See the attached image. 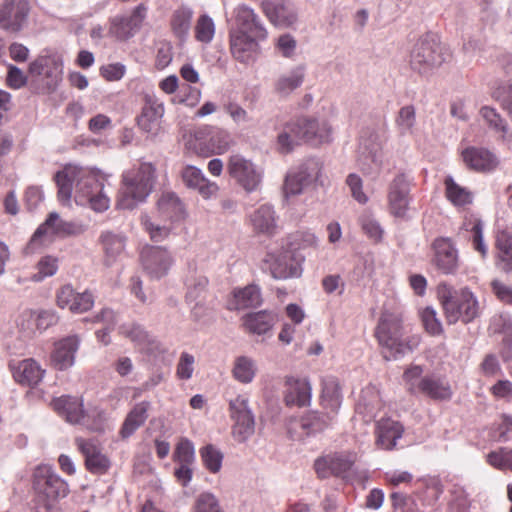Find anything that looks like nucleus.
<instances>
[{
    "mask_svg": "<svg viewBox=\"0 0 512 512\" xmlns=\"http://www.w3.org/2000/svg\"><path fill=\"white\" fill-rule=\"evenodd\" d=\"M58 187V199L68 203L75 193V201L81 205L89 204L96 212L109 208L110 198L104 190L100 176L89 168L66 165L54 176Z\"/></svg>",
    "mask_w": 512,
    "mask_h": 512,
    "instance_id": "f257e3e1",
    "label": "nucleus"
},
{
    "mask_svg": "<svg viewBox=\"0 0 512 512\" xmlns=\"http://www.w3.org/2000/svg\"><path fill=\"white\" fill-rule=\"evenodd\" d=\"M385 360H396L413 352L421 342L420 335L404 338L402 316L398 312L384 311L375 330Z\"/></svg>",
    "mask_w": 512,
    "mask_h": 512,
    "instance_id": "f03ea898",
    "label": "nucleus"
},
{
    "mask_svg": "<svg viewBox=\"0 0 512 512\" xmlns=\"http://www.w3.org/2000/svg\"><path fill=\"white\" fill-rule=\"evenodd\" d=\"M331 127L325 120L313 118H299L287 123L277 136V150L288 154L294 150L301 141L318 145L329 142Z\"/></svg>",
    "mask_w": 512,
    "mask_h": 512,
    "instance_id": "7ed1b4c3",
    "label": "nucleus"
},
{
    "mask_svg": "<svg viewBox=\"0 0 512 512\" xmlns=\"http://www.w3.org/2000/svg\"><path fill=\"white\" fill-rule=\"evenodd\" d=\"M155 178V168L151 163L144 162L137 168L126 170L122 174V188L117 206L132 210L140 202L145 201L152 191Z\"/></svg>",
    "mask_w": 512,
    "mask_h": 512,
    "instance_id": "20e7f679",
    "label": "nucleus"
},
{
    "mask_svg": "<svg viewBox=\"0 0 512 512\" xmlns=\"http://www.w3.org/2000/svg\"><path fill=\"white\" fill-rule=\"evenodd\" d=\"M438 293L448 324H455L459 320L469 323L479 316V303L468 288L461 289L458 295L449 285L440 284Z\"/></svg>",
    "mask_w": 512,
    "mask_h": 512,
    "instance_id": "39448f33",
    "label": "nucleus"
},
{
    "mask_svg": "<svg viewBox=\"0 0 512 512\" xmlns=\"http://www.w3.org/2000/svg\"><path fill=\"white\" fill-rule=\"evenodd\" d=\"M403 381L411 394H422L436 401H448L452 398L450 384L436 374H424L421 365H411L403 373Z\"/></svg>",
    "mask_w": 512,
    "mask_h": 512,
    "instance_id": "423d86ee",
    "label": "nucleus"
},
{
    "mask_svg": "<svg viewBox=\"0 0 512 512\" xmlns=\"http://www.w3.org/2000/svg\"><path fill=\"white\" fill-rule=\"evenodd\" d=\"M446 61L444 47L434 35L420 38L410 54V67L420 75H430Z\"/></svg>",
    "mask_w": 512,
    "mask_h": 512,
    "instance_id": "0eeeda50",
    "label": "nucleus"
},
{
    "mask_svg": "<svg viewBox=\"0 0 512 512\" xmlns=\"http://www.w3.org/2000/svg\"><path fill=\"white\" fill-rule=\"evenodd\" d=\"M87 225L80 221H64L57 212H51L32 235L28 248L35 249L53 238L76 237L84 234Z\"/></svg>",
    "mask_w": 512,
    "mask_h": 512,
    "instance_id": "6e6552de",
    "label": "nucleus"
},
{
    "mask_svg": "<svg viewBox=\"0 0 512 512\" xmlns=\"http://www.w3.org/2000/svg\"><path fill=\"white\" fill-rule=\"evenodd\" d=\"M33 489L38 498H43L42 508L49 511L52 502L64 498L69 493L65 480L58 476L50 466H38L33 473Z\"/></svg>",
    "mask_w": 512,
    "mask_h": 512,
    "instance_id": "1a4fd4ad",
    "label": "nucleus"
},
{
    "mask_svg": "<svg viewBox=\"0 0 512 512\" xmlns=\"http://www.w3.org/2000/svg\"><path fill=\"white\" fill-rule=\"evenodd\" d=\"M230 417L233 420L232 436L238 443L246 442L255 432V418L249 407V398L238 395L229 401Z\"/></svg>",
    "mask_w": 512,
    "mask_h": 512,
    "instance_id": "9d476101",
    "label": "nucleus"
},
{
    "mask_svg": "<svg viewBox=\"0 0 512 512\" xmlns=\"http://www.w3.org/2000/svg\"><path fill=\"white\" fill-rule=\"evenodd\" d=\"M227 171L248 193L256 191L261 185L262 169L240 154H233L229 157Z\"/></svg>",
    "mask_w": 512,
    "mask_h": 512,
    "instance_id": "9b49d317",
    "label": "nucleus"
},
{
    "mask_svg": "<svg viewBox=\"0 0 512 512\" xmlns=\"http://www.w3.org/2000/svg\"><path fill=\"white\" fill-rule=\"evenodd\" d=\"M164 103L154 94H146L140 115L137 117L139 129L147 137L155 138L162 131Z\"/></svg>",
    "mask_w": 512,
    "mask_h": 512,
    "instance_id": "f8f14e48",
    "label": "nucleus"
},
{
    "mask_svg": "<svg viewBox=\"0 0 512 512\" xmlns=\"http://www.w3.org/2000/svg\"><path fill=\"white\" fill-rule=\"evenodd\" d=\"M410 178L399 172L388 185V209L395 218L406 219L410 205Z\"/></svg>",
    "mask_w": 512,
    "mask_h": 512,
    "instance_id": "ddd939ff",
    "label": "nucleus"
},
{
    "mask_svg": "<svg viewBox=\"0 0 512 512\" xmlns=\"http://www.w3.org/2000/svg\"><path fill=\"white\" fill-rule=\"evenodd\" d=\"M262 270L269 272L277 280L299 277L301 274L291 251L283 248L267 252L262 261Z\"/></svg>",
    "mask_w": 512,
    "mask_h": 512,
    "instance_id": "4468645a",
    "label": "nucleus"
},
{
    "mask_svg": "<svg viewBox=\"0 0 512 512\" xmlns=\"http://www.w3.org/2000/svg\"><path fill=\"white\" fill-rule=\"evenodd\" d=\"M322 171V164L318 159H308L302 163L296 171L287 174L284 183L286 196L300 194L303 189L319 180Z\"/></svg>",
    "mask_w": 512,
    "mask_h": 512,
    "instance_id": "2eb2a0df",
    "label": "nucleus"
},
{
    "mask_svg": "<svg viewBox=\"0 0 512 512\" xmlns=\"http://www.w3.org/2000/svg\"><path fill=\"white\" fill-rule=\"evenodd\" d=\"M332 419L333 417L328 413L310 411L299 419H291L288 424V433L293 440L300 441L325 430Z\"/></svg>",
    "mask_w": 512,
    "mask_h": 512,
    "instance_id": "dca6fc26",
    "label": "nucleus"
},
{
    "mask_svg": "<svg viewBox=\"0 0 512 512\" xmlns=\"http://www.w3.org/2000/svg\"><path fill=\"white\" fill-rule=\"evenodd\" d=\"M143 269L152 279H160L168 274L174 260L170 252L161 246L145 247L141 252Z\"/></svg>",
    "mask_w": 512,
    "mask_h": 512,
    "instance_id": "f3484780",
    "label": "nucleus"
},
{
    "mask_svg": "<svg viewBox=\"0 0 512 512\" xmlns=\"http://www.w3.org/2000/svg\"><path fill=\"white\" fill-rule=\"evenodd\" d=\"M147 10V7L141 3L129 15L115 16L111 20L109 33L120 41L133 37L146 19Z\"/></svg>",
    "mask_w": 512,
    "mask_h": 512,
    "instance_id": "a211bd4d",
    "label": "nucleus"
},
{
    "mask_svg": "<svg viewBox=\"0 0 512 512\" xmlns=\"http://www.w3.org/2000/svg\"><path fill=\"white\" fill-rule=\"evenodd\" d=\"M29 72L33 76L46 79V86L54 90L62 79L63 62L59 56H39L29 65Z\"/></svg>",
    "mask_w": 512,
    "mask_h": 512,
    "instance_id": "6ab92c4d",
    "label": "nucleus"
},
{
    "mask_svg": "<svg viewBox=\"0 0 512 512\" xmlns=\"http://www.w3.org/2000/svg\"><path fill=\"white\" fill-rule=\"evenodd\" d=\"M433 263L443 274H455L459 267V255L450 238L439 237L433 241Z\"/></svg>",
    "mask_w": 512,
    "mask_h": 512,
    "instance_id": "aec40b11",
    "label": "nucleus"
},
{
    "mask_svg": "<svg viewBox=\"0 0 512 512\" xmlns=\"http://www.w3.org/2000/svg\"><path fill=\"white\" fill-rule=\"evenodd\" d=\"M29 10L27 0H5L0 6V27L11 32L20 31Z\"/></svg>",
    "mask_w": 512,
    "mask_h": 512,
    "instance_id": "412c9836",
    "label": "nucleus"
},
{
    "mask_svg": "<svg viewBox=\"0 0 512 512\" xmlns=\"http://www.w3.org/2000/svg\"><path fill=\"white\" fill-rule=\"evenodd\" d=\"M312 387L307 378L294 376L285 377L283 401L289 407H305L310 405Z\"/></svg>",
    "mask_w": 512,
    "mask_h": 512,
    "instance_id": "4be33fe9",
    "label": "nucleus"
},
{
    "mask_svg": "<svg viewBox=\"0 0 512 512\" xmlns=\"http://www.w3.org/2000/svg\"><path fill=\"white\" fill-rule=\"evenodd\" d=\"M465 166L475 172L493 171L499 164L497 156L487 148L469 146L461 152Z\"/></svg>",
    "mask_w": 512,
    "mask_h": 512,
    "instance_id": "5701e85b",
    "label": "nucleus"
},
{
    "mask_svg": "<svg viewBox=\"0 0 512 512\" xmlns=\"http://www.w3.org/2000/svg\"><path fill=\"white\" fill-rule=\"evenodd\" d=\"M155 215L164 222L173 224L184 220L187 212L183 201L175 192L165 191L157 200Z\"/></svg>",
    "mask_w": 512,
    "mask_h": 512,
    "instance_id": "b1692460",
    "label": "nucleus"
},
{
    "mask_svg": "<svg viewBox=\"0 0 512 512\" xmlns=\"http://www.w3.org/2000/svg\"><path fill=\"white\" fill-rule=\"evenodd\" d=\"M184 185L195 190L204 199H210L219 191L217 183L208 180L202 170L193 165H186L181 171Z\"/></svg>",
    "mask_w": 512,
    "mask_h": 512,
    "instance_id": "393cba45",
    "label": "nucleus"
},
{
    "mask_svg": "<svg viewBox=\"0 0 512 512\" xmlns=\"http://www.w3.org/2000/svg\"><path fill=\"white\" fill-rule=\"evenodd\" d=\"M262 7L265 15L272 24L287 28L297 21V14L286 0H264Z\"/></svg>",
    "mask_w": 512,
    "mask_h": 512,
    "instance_id": "a878e982",
    "label": "nucleus"
},
{
    "mask_svg": "<svg viewBox=\"0 0 512 512\" xmlns=\"http://www.w3.org/2000/svg\"><path fill=\"white\" fill-rule=\"evenodd\" d=\"M261 40L243 31H233L230 34V50L233 57L241 63L253 61L258 49V41Z\"/></svg>",
    "mask_w": 512,
    "mask_h": 512,
    "instance_id": "bb28decb",
    "label": "nucleus"
},
{
    "mask_svg": "<svg viewBox=\"0 0 512 512\" xmlns=\"http://www.w3.org/2000/svg\"><path fill=\"white\" fill-rule=\"evenodd\" d=\"M126 236L122 233L113 231H102L99 236L104 254L103 263L106 267L113 266L124 254L126 247Z\"/></svg>",
    "mask_w": 512,
    "mask_h": 512,
    "instance_id": "cd10ccee",
    "label": "nucleus"
},
{
    "mask_svg": "<svg viewBox=\"0 0 512 512\" xmlns=\"http://www.w3.org/2000/svg\"><path fill=\"white\" fill-rule=\"evenodd\" d=\"M80 339L76 335L68 336L55 343L51 359L58 370L70 368L75 361Z\"/></svg>",
    "mask_w": 512,
    "mask_h": 512,
    "instance_id": "c85d7f7f",
    "label": "nucleus"
},
{
    "mask_svg": "<svg viewBox=\"0 0 512 512\" xmlns=\"http://www.w3.org/2000/svg\"><path fill=\"white\" fill-rule=\"evenodd\" d=\"M54 410L71 424H81L86 412L83 408V401L78 397L63 395L52 401Z\"/></svg>",
    "mask_w": 512,
    "mask_h": 512,
    "instance_id": "c756f323",
    "label": "nucleus"
},
{
    "mask_svg": "<svg viewBox=\"0 0 512 512\" xmlns=\"http://www.w3.org/2000/svg\"><path fill=\"white\" fill-rule=\"evenodd\" d=\"M403 426L392 419L382 418L376 423V445L384 450L395 448L397 441L402 437Z\"/></svg>",
    "mask_w": 512,
    "mask_h": 512,
    "instance_id": "7c9ffc66",
    "label": "nucleus"
},
{
    "mask_svg": "<svg viewBox=\"0 0 512 512\" xmlns=\"http://www.w3.org/2000/svg\"><path fill=\"white\" fill-rule=\"evenodd\" d=\"M306 65L298 64L290 70L280 74L274 82V91L277 95L287 97L304 83Z\"/></svg>",
    "mask_w": 512,
    "mask_h": 512,
    "instance_id": "2f4dec72",
    "label": "nucleus"
},
{
    "mask_svg": "<svg viewBox=\"0 0 512 512\" xmlns=\"http://www.w3.org/2000/svg\"><path fill=\"white\" fill-rule=\"evenodd\" d=\"M236 22L238 25L236 31H243L257 38L266 39L267 31L261 23L259 16L251 7L245 4L238 5L236 8Z\"/></svg>",
    "mask_w": 512,
    "mask_h": 512,
    "instance_id": "473e14b6",
    "label": "nucleus"
},
{
    "mask_svg": "<svg viewBox=\"0 0 512 512\" xmlns=\"http://www.w3.org/2000/svg\"><path fill=\"white\" fill-rule=\"evenodd\" d=\"M45 370L32 358L20 361L13 368V377L23 386L35 387L43 380Z\"/></svg>",
    "mask_w": 512,
    "mask_h": 512,
    "instance_id": "72a5a7b5",
    "label": "nucleus"
},
{
    "mask_svg": "<svg viewBox=\"0 0 512 512\" xmlns=\"http://www.w3.org/2000/svg\"><path fill=\"white\" fill-rule=\"evenodd\" d=\"M79 450L85 457L86 468L93 474H104L110 467L109 459L91 441L77 439Z\"/></svg>",
    "mask_w": 512,
    "mask_h": 512,
    "instance_id": "f704fd0d",
    "label": "nucleus"
},
{
    "mask_svg": "<svg viewBox=\"0 0 512 512\" xmlns=\"http://www.w3.org/2000/svg\"><path fill=\"white\" fill-rule=\"evenodd\" d=\"M150 407L151 403L149 401H142L133 406L128 412L119 432L123 439L129 438L144 425L148 418Z\"/></svg>",
    "mask_w": 512,
    "mask_h": 512,
    "instance_id": "c9c22d12",
    "label": "nucleus"
},
{
    "mask_svg": "<svg viewBox=\"0 0 512 512\" xmlns=\"http://www.w3.org/2000/svg\"><path fill=\"white\" fill-rule=\"evenodd\" d=\"M250 222L256 232L274 234L277 228L274 208L268 204L261 205L250 215Z\"/></svg>",
    "mask_w": 512,
    "mask_h": 512,
    "instance_id": "e433bc0d",
    "label": "nucleus"
},
{
    "mask_svg": "<svg viewBox=\"0 0 512 512\" xmlns=\"http://www.w3.org/2000/svg\"><path fill=\"white\" fill-rule=\"evenodd\" d=\"M262 304L261 290L257 285H248L233 291L231 309H246L258 307Z\"/></svg>",
    "mask_w": 512,
    "mask_h": 512,
    "instance_id": "4c0bfd02",
    "label": "nucleus"
},
{
    "mask_svg": "<svg viewBox=\"0 0 512 512\" xmlns=\"http://www.w3.org/2000/svg\"><path fill=\"white\" fill-rule=\"evenodd\" d=\"M322 405L330 413L336 414L342 403V394L338 380L327 377L322 382Z\"/></svg>",
    "mask_w": 512,
    "mask_h": 512,
    "instance_id": "58836bf2",
    "label": "nucleus"
},
{
    "mask_svg": "<svg viewBox=\"0 0 512 512\" xmlns=\"http://www.w3.org/2000/svg\"><path fill=\"white\" fill-rule=\"evenodd\" d=\"M141 224L153 242L164 241L169 237L173 230L172 223L164 222V220L159 219L155 214L153 216L147 214L142 215Z\"/></svg>",
    "mask_w": 512,
    "mask_h": 512,
    "instance_id": "ea45409f",
    "label": "nucleus"
},
{
    "mask_svg": "<svg viewBox=\"0 0 512 512\" xmlns=\"http://www.w3.org/2000/svg\"><path fill=\"white\" fill-rule=\"evenodd\" d=\"M480 115L495 133H499L503 141H510L512 139V133L509 132V126L507 121L501 116V114L493 107L483 106L480 109Z\"/></svg>",
    "mask_w": 512,
    "mask_h": 512,
    "instance_id": "a19ab883",
    "label": "nucleus"
},
{
    "mask_svg": "<svg viewBox=\"0 0 512 512\" xmlns=\"http://www.w3.org/2000/svg\"><path fill=\"white\" fill-rule=\"evenodd\" d=\"M243 326L249 333L262 335L273 326V316L267 311L248 313L243 317Z\"/></svg>",
    "mask_w": 512,
    "mask_h": 512,
    "instance_id": "79ce46f5",
    "label": "nucleus"
},
{
    "mask_svg": "<svg viewBox=\"0 0 512 512\" xmlns=\"http://www.w3.org/2000/svg\"><path fill=\"white\" fill-rule=\"evenodd\" d=\"M444 185L446 197L454 206L462 207L472 203L473 194L471 191L457 184L452 176L445 178Z\"/></svg>",
    "mask_w": 512,
    "mask_h": 512,
    "instance_id": "37998d69",
    "label": "nucleus"
},
{
    "mask_svg": "<svg viewBox=\"0 0 512 512\" xmlns=\"http://www.w3.org/2000/svg\"><path fill=\"white\" fill-rule=\"evenodd\" d=\"M496 247L501 269L512 272V234L507 230L499 231L496 235Z\"/></svg>",
    "mask_w": 512,
    "mask_h": 512,
    "instance_id": "c03bdc74",
    "label": "nucleus"
},
{
    "mask_svg": "<svg viewBox=\"0 0 512 512\" xmlns=\"http://www.w3.org/2000/svg\"><path fill=\"white\" fill-rule=\"evenodd\" d=\"M234 378L243 384L251 383L256 375L257 366L255 361L247 356H239L234 361Z\"/></svg>",
    "mask_w": 512,
    "mask_h": 512,
    "instance_id": "a18cd8bd",
    "label": "nucleus"
},
{
    "mask_svg": "<svg viewBox=\"0 0 512 512\" xmlns=\"http://www.w3.org/2000/svg\"><path fill=\"white\" fill-rule=\"evenodd\" d=\"M187 293L186 298L188 301L193 302L202 296L206 291L208 279L196 270L190 271L186 277Z\"/></svg>",
    "mask_w": 512,
    "mask_h": 512,
    "instance_id": "49530a36",
    "label": "nucleus"
},
{
    "mask_svg": "<svg viewBox=\"0 0 512 512\" xmlns=\"http://www.w3.org/2000/svg\"><path fill=\"white\" fill-rule=\"evenodd\" d=\"M192 15V11L187 7H180L173 12L171 27L178 38L183 39L188 34Z\"/></svg>",
    "mask_w": 512,
    "mask_h": 512,
    "instance_id": "de8ad7c7",
    "label": "nucleus"
},
{
    "mask_svg": "<svg viewBox=\"0 0 512 512\" xmlns=\"http://www.w3.org/2000/svg\"><path fill=\"white\" fill-rule=\"evenodd\" d=\"M200 457L205 468L215 474L221 470L223 462V453L212 444H207L199 451Z\"/></svg>",
    "mask_w": 512,
    "mask_h": 512,
    "instance_id": "09e8293b",
    "label": "nucleus"
},
{
    "mask_svg": "<svg viewBox=\"0 0 512 512\" xmlns=\"http://www.w3.org/2000/svg\"><path fill=\"white\" fill-rule=\"evenodd\" d=\"M416 123V110L413 105L403 106L395 119V125L401 135L413 132Z\"/></svg>",
    "mask_w": 512,
    "mask_h": 512,
    "instance_id": "8fccbe9b",
    "label": "nucleus"
},
{
    "mask_svg": "<svg viewBox=\"0 0 512 512\" xmlns=\"http://www.w3.org/2000/svg\"><path fill=\"white\" fill-rule=\"evenodd\" d=\"M361 144L368 150V155L365 158L371 161V164L367 166L364 163L361 164V170L367 175L378 174L383 165V156L380 148L378 145L370 147L366 140H362Z\"/></svg>",
    "mask_w": 512,
    "mask_h": 512,
    "instance_id": "3c124183",
    "label": "nucleus"
},
{
    "mask_svg": "<svg viewBox=\"0 0 512 512\" xmlns=\"http://www.w3.org/2000/svg\"><path fill=\"white\" fill-rule=\"evenodd\" d=\"M327 456L332 470V475L335 476H344L351 470L355 461L350 454L346 453H335Z\"/></svg>",
    "mask_w": 512,
    "mask_h": 512,
    "instance_id": "603ef678",
    "label": "nucleus"
},
{
    "mask_svg": "<svg viewBox=\"0 0 512 512\" xmlns=\"http://www.w3.org/2000/svg\"><path fill=\"white\" fill-rule=\"evenodd\" d=\"M193 512H224V510L213 493L202 492L195 499Z\"/></svg>",
    "mask_w": 512,
    "mask_h": 512,
    "instance_id": "864d4df0",
    "label": "nucleus"
},
{
    "mask_svg": "<svg viewBox=\"0 0 512 512\" xmlns=\"http://www.w3.org/2000/svg\"><path fill=\"white\" fill-rule=\"evenodd\" d=\"M173 459L179 464H194L195 447L192 441L182 438L175 448Z\"/></svg>",
    "mask_w": 512,
    "mask_h": 512,
    "instance_id": "5fc2aeb1",
    "label": "nucleus"
},
{
    "mask_svg": "<svg viewBox=\"0 0 512 512\" xmlns=\"http://www.w3.org/2000/svg\"><path fill=\"white\" fill-rule=\"evenodd\" d=\"M421 319L426 332L432 336H439L443 333L441 321L432 307H426L421 312Z\"/></svg>",
    "mask_w": 512,
    "mask_h": 512,
    "instance_id": "6e6d98bb",
    "label": "nucleus"
},
{
    "mask_svg": "<svg viewBox=\"0 0 512 512\" xmlns=\"http://www.w3.org/2000/svg\"><path fill=\"white\" fill-rule=\"evenodd\" d=\"M195 33L198 41L209 43L215 34V25L212 18L207 15L200 16L195 27Z\"/></svg>",
    "mask_w": 512,
    "mask_h": 512,
    "instance_id": "4d7b16f0",
    "label": "nucleus"
},
{
    "mask_svg": "<svg viewBox=\"0 0 512 512\" xmlns=\"http://www.w3.org/2000/svg\"><path fill=\"white\" fill-rule=\"evenodd\" d=\"M38 273L34 274L32 279L36 282L42 281L46 277L53 276L58 269L57 258L45 256L41 258L37 265Z\"/></svg>",
    "mask_w": 512,
    "mask_h": 512,
    "instance_id": "13d9d810",
    "label": "nucleus"
},
{
    "mask_svg": "<svg viewBox=\"0 0 512 512\" xmlns=\"http://www.w3.org/2000/svg\"><path fill=\"white\" fill-rule=\"evenodd\" d=\"M346 184L354 200L359 204H366L368 202L369 198L363 191V181L359 175L350 173L346 178Z\"/></svg>",
    "mask_w": 512,
    "mask_h": 512,
    "instance_id": "bf43d9fd",
    "label": "nucleus"
},
{
    "mask_svg": "<svg viewBox=\"0 0 512 512\" xmlns=\"http://www.w3.org/2000/svg\"><path fill=\"white\" fill-rule=\"evenodd\" d=\"M502 108L512 117V80L500 84L494 92Z\"/></svg>",
    "mask_w": 512,
    "mask_h": 512,
    "instance_id": "052dcab7",
    "label": "nucleus"
},
{
    "mask_svg": "<svg viewBox=\"0 0 512 512\" xmlns=\"http://www.w3.org/2000/svg\"><path fill=\"white\" fill-rule=\"evenodd\" d=\"M361 227L364 232L375 241H380L383 237V229L379 222L371 215H363L360 218Z\"/></svg>",
    "mask_w": 512,
    "mask_h": 512,
    "instance_id": "680f3d73",
    "label": "nucleus"
},
{
    "mask_svg": "<svg viewBox=\"0 0 512 512\" xmlns=\"http://www.w3.org/2000/svg\"><path fill=\"white\" fill-rule=\"evenodd\" d=\"M94 305V296L89 291L82 293L77 292L75 300L70 306V311L73 313H84L90 310Z\"/></svg>",
    "mask_w": 512,
    "mask_h": 512,
    "instance_id": "e2e57ef3",
    "label": "nucleus"
},
{
    "mask_svg": "<svg viewBox=\"0 0 512 512\" xmlns=\"http://www.w3.org/2000/svg\"><path fill=\"white\" fill-rule=\"evenodd\" d=\"M470 232L474 249L485 257L487 254V246L483 240V222L481 220H475L470 228Z\"/></svg>",
    "mask_w": 512,
    "mask_h": 512,
    "instance_id": "0e129e2a",
    "label": "nucleus"
},
{
    "mask_svg": "<svg viewBox=\"0 0 512 512\" xmlns=\"http://www.w3.org/2000/svg\"><path fill=\"white\" fill-rule=\"evenodd\" d=\"M26 313L30 316L36 314V326L40 330H46L58 322V315L53 310H40L37 313L29 310Z\"/></svg>",
    "mask_w": 512,
    "mask_h": 512,
    "instance_id": "69168bd1",
    "label": "nucleus"
},
{
    "mask_svg": "<svg viewBox=\"0 0 512 512\" xmlns=\"http://www.w3.org/2000/svg\"><path fill=\"white\" fill-rule=\"evenodd\" d=\"M194 362L195 359L193 355L183 352L177 364V376L183 380L190 379L194 371Z\"/></svg>",
    "mask_w": 512,
    "mask_h": 512,
    "instance_id": "338daca9",
    "label": "nucleus"
},
{
    "mask_svg": "<svg viewBox=\"0 0 512 512\" xmlns=\"http://www.w3.org/2000/svg\"><path fill=\"white\" fill-rule=\"evenodd\" d=\"M495 432L501 442L512 441V416L503 414Z\"/></svg>",
    "mask_w": 512,
    "mask_h": 512,
    "instance_id": "774afa93",
    "label": "nucleus"
}]
</instances>
